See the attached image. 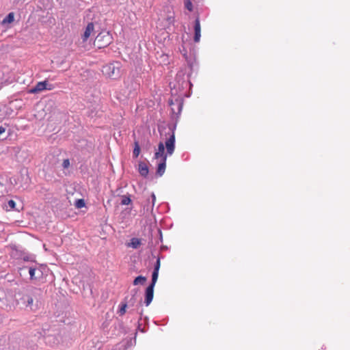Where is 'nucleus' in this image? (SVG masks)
Here are the masks:
<instances>
[{
    "label": "nucleus",
    "instance_id": "1",
    "mask_svg": "<svg viewBox=\"0 0 350 350\" xmlns=\"http://www.w3.org/2000/svg\"><path fill=\"white\" fill-rule=\"evenodd\" d=\"M174 129L170 128L172 133L170 135L169 138L165 142V147H166V153H165V146L163 142H159L158 145V150L154 153V159H159V158L163 159V157L170 156L173 154L175 149V134H174Z\"/></svg>",
    "mask_w": 350,
    "mask_h": 350
},
{
    "label": "nucleus",
    "instance_id": "2",
    "mask_svg": "<svg viewBox=\"0 0 350 350\" xmlns=\"http://www.w3.org/2000/svg\"><path fill=\"white\" fill-rule=\"evenodd\" d=\"M28 273L29 278L32 281H37L42 276L41 269L36 266H23L20 269V274H25Z\"/></svg>",
    "mask_w": 350,
    "mask_h": 350
},
{
    "label": "nucleus",
    "instance_id": "3",
    "mask_svg": "<svg viewBox=\"0 0 350 350\" xmlns=\"http://www.w3.org/2000/svg\"><path fill=\"white\" fill-rule=\"evenodd\" d=\"M103 72L108 77L117 79L120 76V63H111L103 66Z\"/></svg>",
    "mask_w": 350,
    "mask_h": 350
},
{
    "label": "nucleus",
    "instance_id": "4",
    "mask_svg": "<svg viewBox=\"0 0 350 350\" xmlns=\"http://www.w3.org/2000/svg\"><path fill=\"white\" fill-rule=\"evenodd\" d=\"M41 295V290L40 288H31L29 294H27L23 296V302L26 304L27 306L31 307L33 301H38L39 298Z\"/></svg>",
    "mask_w": 350,
    "mask_h": 350
},
{
    "label": "nucleus",
    "instance_id": "5",
    "mask_svg": "<svg viewBox=\"0 0 350 350\" xmlns=\"http://www.w3.org/2000/svg\"><path fill=\"white\" fill-rule=\"evenodd\" d=\"M112 41V37L109 32L98 34L95 40V42L99 48L109 45Z\"/></svg>",
    "mask_w": 350,
    "mask_h": 350
},
{
    "label": "nucleus",
    "instance_id": "6",
    "mask_svg": "<svg viewBox=\"0 0 350 350\" xmlns=\"http://www.w3.org/2000/svg\"><path fill=\"white\" fill-rule=\"evenodd\" d=\"M53 85L48 83L47 81L38 82L33 88L29 90V92L31 94H36L44 90H51L53 89Z\"/></svg>",
    "mask_w": 350,
    "mask_h": 350
},
{
    "label": "nucleus",
    "instance_id": "7",
    "mask_svg": "<svg viewBox=\"0 0 350 350\" xmlns=\"http://www.w3.org/2000/svg\"><path fill=\"white\" fill-rule=\"evenodd\" d=\"M154 288V286L148 285V286L146 288L144 304L146 306H148L153 299Z\"/></svg>",
    "mask_w": 350,
    "mask_h": 350
},
{
    "label": "nucleus",
    "instance_id": "8",
    "mask_svg": "<svg viewBox=\"0 0 350 350\" xmlns=\"http://www.w3.org/2000/svg\"><path fill=\"white\" fill-rule=\"evenodd\" d=\"M194 38L193 40L195 42H198L201 37V27L199 18L195 20L194 23Z\"/></svg>",
    "mask_w": 350,
    "mask_h": 350
},
{
    "label": "nucleus",
    "instance_id": "9",
    "mask_svg": "<svg viewBox=\"0 0 350 350\" xmlns=\"http://www.w3.org/2000/svg\"><path fill=\"white\" fill-rule=\"evenodd\" d=\"M124 83L126 88L129 89L130 94L133 90H136L139 87V83L134 81L133 79H128L126 81H124Z\"/></svg>",
    "mask_w": 350,
    "mask_h": 350
},
{
    "label": "nucleus",
    "instance_id": "10",
    "mask_svg": "<svg viewBox=\"0 0 350 350\" xmlns=\"http://www.w3.org/2000/svg\"><path fill=\"white\" fill-rule=\"evenodd\" d=\"M94 25L93 23H89L85 28V30L82 36V40L83 42L87 41L92 31H94Z\"/></svg>",
    "mask_w": 350,
    "mask_h": 350
},
{
    "label": "nucleus",
    "instance_id": "11",
    "mask_svg": "<svg viewBox=\"0 0 350 350\" xmlns=\"http://www.w3.org/2000/svg\"><path fill=\"white\" fill-rule=\"evenodd\" d=\"M138 172L144 178L147 177L149 172L147 164L144 162L140 161L138 164Z\"/></svg>",
    "mask_w": 350,
    "mask_h": 350
},
{
    "label": "nucleus",
    "instance_id": "12",
    "mask_svg": "<svg viewBox=\"0 0 350 350\" xmlns=\"http://www.w3.org/2000/svg\"><path fill=\"white\" fill-rule=\"evenodd\" d=\"M166 157H163V159H161V162L158 165L157 174L161 176L165 173V167H166Z\"/></svg>",
    "mask_w": 350,
    "mask_h": 350
},
{
    "label": "nucleus",
    "instance_id": "13",
    "mask_svg": "<svg viewBox=\"0 0 350 350\" xmlns=\"http://www.w3.org/2000/svg\"><path fill=\"white\" fill-rule=\"evenodd\" d=\"M146 281V278L142 275H139L135 278L133 282V285L144 284Z\"/></svg>",
    "mask_w": 350,
    "mask_h": 350
},
{
    "label": "nucleus",
    "instance_id": "14",
    "mask_svg": "<svg viewBox=\"0 0 350 350\" xmlns=\"http://www.w3.org/2000/svg\"><path fill=\"white\" fill-rule=\"evenodd\" d=\"M134 145H135V147H134V149L133 151V157L134 158H137V157H138V156L140 153V147H139V142L137 141H135Z\"/></svg>",
    "mask_w": 350,
    "mask_h": 350
},
{
    "label": "nucleus",
    "instance_id": "15",
    "mask_svg": "<svg viewBox=\"0 0 350 350\" xmlns=\"http://www.w3.org/2000/svg\"><path fill=\"white\" fill-rule=\"evenodd\" d=\"M128 306L127 302H122L120 305L118 314L120 316H123L126 313V309Z\"/></svg>",
    "mask_w": 350,
    "mask_h": 350
},
{
    "label": "nucleus",
    "instance_id": "16",
    "mask_svg": "<svg viewBox=\"0 0 350 350\" xmlns=\"http://www.w3.org/2000/svg\"><path fill=\"white\" fill-rule=\"evenodd\" d=\"M14 14L13 12H10L5 16V18L3 20L2 23L3 24L10 23L14 21Z\"/></svg>",
    "mask_w": 350,
    "mask_h": 350
},
{
    "label": "nucleus",
    "instance_id": "17",
    "mask_svg": "<svg viewBox=\"0 0 350 350\" xmlns=\"http://www.w3.org/2000/svg\"><path fill=\"white\" fill-rule=\"evenodd\" d=\"M159 276V271H153L152 273V281L149 286H154Z\"/></svg>",
    "mask_w": 350,
    "mask_h": 350
},
{
    "label": "nucleus",
    "instance_id": "18",
    "mask_svg": "<svg viewBox=\"0 0 350 350\" xmlns=\"http://www.w3.org/2000/svg\"><path fill=\"white\" fill-rule=\"evenodd\" d=\"M131 202V200L129 196H122L120 204L122 205H128Z\"/></svg>",
    "mask_w": 350,
    "mask_h": 350
},
{
    "label": "nucleus",
    "instance_id": "19",
    "mask_svg": "<svg viewBox=\"0 0 350 350\" xmlns=\"http://www.w3.org/2000/svg\"><path fill=\"white\" fill-rule=\"evenodd\" d=\"M185 7L189 12L193 11V3L191 0H185L184 1Z\"/></svg>",
    "mask_w": 350,
    "mask_h": 350
},
{
    "label": "nucleus",
    "instance_id": "20",
    "mask_svg": "<svg viewBox=\"0 0 350 350\" xmlns=\"http://www.w3.org/2000/svg\"><path fill=\"white\" fill-rule=\"evenodd\" d=\"M132 292H134L133 295H132L131 298L129 299V301L127 302L128 304L131 305V306H133L134 304L135 303L136 301V297H135V295L137 293V290H133Z\"/></svg>",
    "mask_w": 350,
    "mask_h": 350
},
{
    "label": "nucleus",
    "instance_id": "21",
    "mask_svg": "<svg viewBox=\"0 0 350 350\" xmlns=\"http://www.w3.org/2000/svg\"><path fill=\"white\" fill-rule=\"evenodd\" d=\"M85 205V201L83 199H79L75 202V206L78 208L84 207Z\"/></svg>",
    "mask_w": 350,
    "mask_h": 350
},
{
    "label": "nucleus",
    "instance_id": "22",
    "mask_svg": "<svg viewBox=\"0 0 350 350\" xmlns=\"http://www.w3.org/2000/svg\"><path fill=\"white\" fill-rule=\"evenodd\" d=\"M140 244V241L138 239L133 238L131 240V245L133 248H137Z\"/></svg>",
    "mask_w": 350,
    "mask_h": 350
},
{
    "label": "nucleus",
    "instance_id": "23",
    "mask_svg": "<svg viewBox=\"0 0 350 350\" xmlns=\"http://www.w3.org/2000/svg\"><path fill=\"white\" fill-rule=\"evenodd\" d=\"M155 201H156V196H155L154 193H151V203H152V204H151V206L150 207V209H151V210L153 209V208L154 206ZM148 209H149V208L148 207L147 210H148Z\"/></svg>",
    "mask_w": 350,
    "mask_h": 350
},
{
    "label": "nucleus",
    "instance_id": "24",
    "mask_svg": "<svg viewBox=\"0 0 350 350\" xmlns=\"http://www.w3.org/2000/svg\"><path fill=\"white\" fill-rule=\"evenodd\" d=\"M8 206L10 209H14L16 206V202L13 200H10L8 202Z\"/></svg>",
    "mask_w": 350,
    "mask_h": 350
},
{
    "label": "nucleus",
    "instance_id": "25",
    "mask_svg": "<svg viewBox=\"0 0 350 350\" xmlns=\"http://www.w3.org/2000/svg\"><path fill=\"white\" fill-rule=\"evenodd\" d=\"M161 266L160 258H158L154 267L153 271H159Z\"/></svg>",
    "mask_w": 350,
    "mask_h": 350
},
{
    "label": "nucleus",
    "instance_id": "26",
    "mask_svg": "<svg viewBox=\"0 0 350 350\" xmlns=\"http://www.w3.org/2000/svg\"><path fill=\"white\" fill-rule=\"evenodd\" d=\"M62 166L64 169L68 168L70 166V161L69 159H64L62 163Z\"/></svg>",
    "mask_w": 350,
    "mask_h": 350
},
{
    "label": "nucleus",
    "instance_id": "27",
    "mask_svg": "<svg viewBox=\"0 0 350 350\" xmlns=\"http://www.w3.org/2000/svg\"><path fill=\"white\" fill-rule=\"evenodd\" d=\"M5 131V128L3 126H0V139H5V137H2V134Z\"/></svg>",
    "mask_w": 350,
    "mask_h": 350
},
{
    "label": "nucleus",
    "instance_id": "28",
    "mask_svg": "<svg viewBox=\"0 0 350 350\" xmlns=\"http://www.w3.org/2000/svg\"><path fill=\"white\" fill-rule=\"evenodd\" d=\"M45 340H46V343H51V336H48L45 338Z\"/></svg>",
    "mask_w": 350,
    "mask_h": 350
},
{
    "label": "nucleus",
    "instance_id": "29",
    "mask_svg": "<svg viewBox=\"0 0 350 350\" xmlns=\"http://www.w3.org/2000/svg\"><path fill=\"white\" fill-rule=\"evenodd\" d=\"M182 76H183V77L184 76V74H183V73H181V72L178 73V74H177V75H176V79L177 81H178L179 78H180Z\"/></svg>",
    "mask_w": 350,
    "mask_h": 350
},
{
    "label": "nucleus",
    "instance_id": "30",
    "mask_svg": "<svg viewBox=\"0 0 350 350\" xmlns=\"http://www.w3.org/2000/svg\"><path fill=\"white\" fill-rule=\"evenodd\" d=\"M137 329L141 331L142 332H144V330L141 328V324L139 323L138 326H137Z\"/></svg>",
    "mask_w": 350,
    "mask_h": 350
},
{
    "label": "nucleus",
    "instance_id": "31",
    "mask_svg": "<svg viewBox=\"0 0 350 350\" xmlns=\"http://www.w3.org/2000/svg\"><path fill=\"white\" fill-rule=\"evenodd\" d=\"M188 83H189V85H191V83L189 81H184L183 82L182 86L183 87L184 84H185L187 85Z\"/></svg>",
    "mask_w": 350,
    "mask_h": 350
},
{
    "label": "nucleus",
    "instance_id": "32",
    "mask_svg": "<svg viewBox=\"0 0 350 350\" xmlns=\"http://www.w3.org/2000/svg\"><path fill=\"white\" fill-rule=\"evenodd\" d=\"M173 104H174V103H173V100H169V105H171V106H172Z\"/></svg>",
    "mask_w": 350,
    "mask_h": 350
},
{
    "label": "nucleus",
    "instance_id": "33",
    "mask_svg": "<svg viewBox=\"0 0 350 350\" xmlns=\"http://www.w3.org/2000/svg\"><path fill=\"white\" fill-rule=\"evenodd\" d=\"M181 108H182V105H180L179 107H178V110L180 111L181 110Z\"/></svg>",
    "mask_w": 350,
    "mask_h": 350
}]
</instances>
